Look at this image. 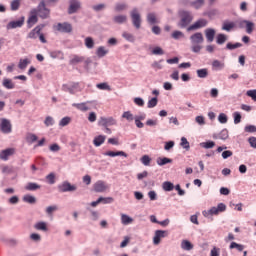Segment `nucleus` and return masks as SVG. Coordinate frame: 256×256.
I'll return each instance as SVG.
<instances>
[{"mask_svg": "<svg viewBox=\"0 0 256 256\" xmlns=\"http://www.w3.org/2000/svg\"><path fill=\"white\" fill-rule=\"evenodd\" d=\"M190 41L192 43L191 50L193 53H200L201 49H203V42L205 41V38L203 37V33L196 32L193 35L190 36Z\"/></svg>", "mask_w": 256, "mask_h": 256, "instance_id": "1", "label": "nucleus"}, {"mask_svg": "<svg viewBox=\"0 0 256 256\" xmlns=\"http://www.w3.org/2000/svg\"><path fill=\"white\" fill-rule=\"evenodd\" d=\"M180 17H181V20H180L179 26L182 28L187 27V25H189V23L193 21V14H191V12L189 11H181Z\"/></svg>", "mask_w": 256, "mask_h": 256, "instance_id": "2", "label": "nucleus"}, {"mask_svg": "<svg viewBox=\"0 0 256 256\" xmlns=\"http://www.w3.org/2000/svg\"><path fill=\"white\" fill-rule=\"evenodd\" d=\"M227 206L224 203H219L217 207H212L208 211H204V217H209V215H219V213H223L226 211Z\"/></svg>", "mask_w": 256, "mask_h": 256, "instance_id": "3", "label": "nucleus"}, {"mask_svg": "<svg viewBox=\"0 0 256 256\" xmlns=\"http://www.w3.org/2000/svg\"><path fill=\"white\" fill-rule=\"evenodd\" d=\"M130 17L135 29H141V14H139V10H137V8H134L130 12Z\"/></svg>", "mask_w": 256, "mask_h": 256, "instance_id": "4", "label": "nucleus"}, {"mask_svg": "<svg viewBox=\"0 0 256 256\" xmlns=\"http://www.w3.org/2000/svg\"><path fill=\"white\" fill-rule=\"evenodd\" d=\"M36 10L38 17H40L41 19H48L51 13V10H49L47 6H45V1H41Z\"/></svg>", "mask_w": 256, "mask_h": 256, "instance_id": "5", "label": "nucleus"}, {"mask_svg": "<svg viewBox=\"0 0 256 256\" xmlns=\"http://www.w3.org/2000/svg\"><path fill=\"white\" fill-rule=\"evenodd\" d=\"M37 8H34L30 11L29 17L27 20V27L28 29H31L33 25L37 24V21H39V18L37 17Z\"/></svg>", "mask_w": 256, "mask_h": 256, "instance_id": "6", "label": "nucleus"}, {"mask_svg": "<svg viewBox=\"0 0 256 256\" xmlns=\"http://www.w3.org/2000/svg\"><path fill=\"white\" fill-rule=\"evenodd\" d=\"M209 22L206 19H199L194 24L190 25L187 28V31H197V29H203V27H207Z\"/></svg>", "mask_w": 256, "mask_h": 256, "instance_id": "7", "label": "nucleus"}, {"mask_svg": "<svg viewBox=\"0 0 256 256\" xmlns=\"http://www.w3.org/2000/svg\"><path fill=\"white\" fill-rule=\"evenodd\" d=\"M93 189L96 193H105L109 190V186L107 182L99 180L93 185Z\"/></svg>", "mask_w": 256, "mask_h": 256, "instance_id": "8", "label": "nucleus"}, {"mask_svg": "<svg viewBox=\"0 0 256 256\" xmlns=\"http://www.w3.org/2000/svg\"><path fill=\"white\" fill-rule=\"evenodd\" d=\"M58 190L60 193H67L69 191H77V187L69 182H64L58 186Z\"/></svg>", "mask_w": 256, "mask_h": 256, "instance_id": "9", "label": "nucleus"}, {"mask_svg": "<svg viewBox=\"0 0 256 256\" xmlns=\"http://www.w3.org/2000/svg\"><path fill=\"white\" fill-rule=\"evenodd\" d=\"M117 121L113 118H105L101 117L100 120L98 121V125L102 127H111V125H116Z\"/></svg>", "mask_w": 256, "mask_h": 256, "instance_id": "10", "label": "nucleus"}, {"mask_svg": "<svg viewBox=\"0 0 256 256\" xmlns=\"http://www.w3.org/2000/svg\"><path fill=\"white\" fill-rule=\"evenodd\" d=\"M78 9H81V2L79 0H70V6L68 8L69 15L77 13Z\"/></svg>", "mask_w": 256, "mask_h": 256, "instance_id": "11", "label": "nucleus"}, {"mask_svg": "<svg viewBox=\"0 0 256 256\" xmlns=\"http://www.w3.org/2000/svg\"><path fill=\"white\" fill-rule=\"evenodd\" d=\"M57 31H60V33H71L73 31V26L67 22L58 23Z\"/></svg>", "mask_w": 256, "mask_h": 256, "instance_id": "12", "label": "nucleus"}, {"mask_svg": "<svg viewBox=\"0 0 256 256\" xmlns=\"http://www.w3.org/2000/svg\"><path fill=\"white\" fill-rule=\"evenodd\" d=\"M11 155H15V148H7L0 152V159L2 161H8Z\"/></svg>", "mask_w": 256, "mask_h": 256, "instance_id": "13", "label": "nucleus"}, {"mask_svg": "<svg viewBox=\"0 0 256 256\" xmlns=\"http://www.w3.org/2000/svg\"><path fill=\"white\" fill-rule=\"evenodd\" d=\"M164 237H167V231L156 230L153 238L154 245H159V243H161V239H163Z\"/></svg>", "mask_w": 256, "mask_h": 256, "instance_id": "14", "label": "nucleus"}, {"mask_svg": "<svg viewBox=\"0 0 256 256\" xmlns=\"http://www.w3.org/2000/svg\"><path fill=\"white\" fill-rule=\"evenodd\" d=\"M0 129L2 133H11V122L5 118H2Z\"/></svg>", "mask_w": 256, "mask_h": 256, "instance_id": "15", "label": "nucleus"}, {"mask_svg": "<svg viewBox=\"0 0 256 256\" xmlns=\"http://www.w3.org/2000/svg\"><path fill=\"white\" fill-rule=\"evenodd\" d=\"M25 23V17H22L20 20L11 21L7 24V29H17L18 27H23Z\"/></svg>", "mask_w": 256, "mask_h": 256, "instance_id": "16", "label": "nucleus"}, {"mask_svg": "<svg viewBox=\"0 0 256 256\" xmlns=\"http://www.w3.org/2000/svg\"><path fill=\"white\" fill-rule=\"evenodd\" d=\"M246 25V32L248 34L253 33V29H255V24L253 22L247 21V20H242L240 22V27H245Z\"/></svg>", "mask_w": 256, "mask_h": 256, "instance_id": "17", "label": "nucleus"}, {"mask_svg": "<svg viewBox=\"0 0 256 256\" xmlns=\"http://www.w3.org/2000/svg\"><path fill=\"white\" fill-rule=\"evenodd\" d=\"M215 33V29L213 28H207L205 30V35L208 43H213V41L215 40Z\"/></svg>", "mask_w": 256, "mask_h": 256, "instance_id": "18", "label": "nucleus"}, {"mask_svg": "<svg viewBox=\"0 0 256 256\" xmlns=\"http://www.w3.org/2000/svg\"><path fill=\"white\" fill-rule=\"evenodd\" d=\"M43 26H36L29 34L28 39H37V35H40Z\"/></svg>", "mask_w": 256, "mask_h": 256, "instance_id": "19", "label": "nucleus"}, {"mask_svg": "<svg viewBox=\"0 0 256 256\" xmlns=\"http://www.w3.org/2000/svg\"><path fill=\"white\" fill-rule=\"evenodd\" d=\"M104 155H106L107 157H127V153H125L124 151H107L104 153Z\"/></svg>", "mask_w": 256, "mask_h": 256, "instance_id": "20", "label": "nucleus"}, {"mask_svg": "<svg viewBox=\"0 0 256 256\" xmlns=\"http://www.w3.org/2000/svg\"><path fill=\"white\" fill-rule=\"evenodd\" d=\"M147 21H148L149 25H157V23H159V20L157 18V14L148 13L147 14Z\"/></svg>", "mask_w": 256, "mask_h": 256, "instance_id": "21", "label": "nucleus"}, {"mask_svg": "<svg viewBox=\"0 0 256 256\" xmlns=\"http://www.w3.org/2000/svg\"><path fill=\"white\" fill-rule=\"evenodd\" d=\"M106 139H107L106 136L99 135L94 138L93 143H94L95 147H101V145H103L105 143Z\"/></svg>", "mask_w": 256, "mask_h": 256, "instance_id": "22", "label": "nucleus"}, {"mask_svg": "<svg viewBox=\"0 0 256 256\" xmlns=\"http://www.w3.org/2000/svg\"><path fill=\"white\" fill-rule=\"evenodd\" d=\"M2 85L3 87H5V89H15V83L9 78H4L2 81Z\"/></svg>", "mask_w": 256, "mask_h": 256, "instance_id": "23", "label": "nucleus"}, {"mask_svg": "<svg viewBox=\"0 0 256 256\" xmlns=\"http://www.w3.org/2000/svg\"><path fill=\"white\" fill-rule=\"evenodd\" d=\"M232 29H235V22H229V21H224L222 25V30L223 31H231Z\"/></svg>", "mask_w": 256, "mask_h": 256, "instance_id": "24", "label": "nucleus"}, {"mask_svg": "<svg viewBox=\"0 0 256 256\" xmlns=\"http://www.w3.org/2000/svg\"><path fill=\"white\" fill-rule=\"evenodd\" d=\"M114 23L121 25L127 21V15H116L113 18Z\"/></svg>", "mask_w": 256, "mask_h": 256, "instance_id": "25", "label": "nucleus"}, {"mask_svg": "<svg viewBox=\"0 0 256 256\" xmlns=\"http://www.w3.org/2000/svg\"><path fill=\"white\" fill-rule=\"evenodd\" d=\"M205 5V0H195L190 2V7H193L194 9H201Z\"/></svg>", "mask_w": 256, "mask_h": 256, "instance_id": "26", "label": "nucleus"}, {"mask_svg": "<svg viewBox=\"0 0 256 256\" xmlns=\"http://www.w3.org/2000/svg\"><path fill=\"white\" fill-rule=\"evenodd\" d=\"M26 191H37V189H41V186L37 183L29 182L25 186Z\"/></svg>", "mask_w": 256, "mask_h": 256, "instance_id": "27", "label": "nucleus"}, {"mask_svg": "<svg viewBox=\"0 0 256 256\" xmlns=\"http://www.w3.org/2000/svg\"><path fill=\"white\" fill-rule=\"evenodd\" d=\"M197 75L200 79H205L208 77L209 75V70L207 68H203V69H198L197 70Z\"/></svg>", "mask_w": 256, "mask_h": 256, "instance_id": "28", "label": "nucleus"}, {"mask_svg": "<svg viewBox=\"0 0 256 256\" xmlns=\"http://www.w3.org/2000/svg\"><path fill=\"white\" fill-rule=\"evenodd\" d=\"M107 53H109V50L105 49V47H103V46L98 47V49L96 51V55L99 58L105 57V55H107Z\"/></svg>", "mask_w": 256, "mask_h": 256, "instance_id": "29", "label": "nucleus"}, {"mask_svg": "<svg viewBox=\"0 0 256 256\" xmlns=\"http://www.w3.org/2000/svg\"><path fill=\"white\" fill-rule=\"evenodd\" d=\"M84 43L87 49H93V47H95V40L91 37H86Z\"/></svg>", "mask_w": 256, "mask_h": 256, "instance_id": "30", "label": "nucleus"}, {"mask_svg": "<svg viewBox=\"0 0 256 256\" xmlns=\"http://www.w3.org/2000/svg\"><path fill=\"white\" fill-rule=\"evenodd\" d=\"M167 163H173V160L167 157L157 159V165H160V167H163V165H167Z\"/></svg>", "mask_w": 256, "mask_h": 256, "instance_id": "31", "label": "nucleus"}, {"mask_svg": "<svg viewBox=\"0 0 256 256\" xmlns=\"http://www.w3.org/2000/svg\"><path fill=\"white\" fill-rule=\"evenodd\" d=\"M23 201L25 203H29L30 205H33V204L37 203V199L32 195H25L23 197Z\"/></svg>", "mask_w": 256, "mask_h": 256, "instance_id": "32", "label": "nucleus"}, {"mask_svg": "<svg viewBox=\"0 0 256 256\" xmlns=\"http://www.w3.org/2000/svg\"><path fill=\"white\" fill-rule=\"evenodd\" d=\"M122 37L129 41L130 43H135V36L129 32H123Z\"/></svg>", "mask_w": 256, "mask_h": 256, "instance_id": "33", "label": "nucleus"}, {"mask_svg": "<svg viewBox=\"0 0 256 256\" xmlns=\"http://www.w3.org/2000/svg\"><path fill=\"white\" fill-rule=\"evenodd\" d=\"M181 247L184 251H191V249H193V245L188 240H183L181 242Z\"/></svg>", "mask_w": 256, "mask_h": 256, "instance_id": "34", "label": "nucleus"}, {"mask_svg": "<svg viewBox=\"0 0 256 256\" xmlns=\"http://www.w3.org/2000/svg\"><path fill=\"white\" fill-rule=\"evenodd\" d=\"M121 221L123 225H130V223H133V218L127 216V214H122Z\"/></svg>", "mask_w": 256, "mask_h": 256, "instance_id": "35", "label": "nucleus"}, {"mask_svg": "<svg viewBox=\"0 0 256 256\" xmlns=\"http://www.w3.org/2000/svg\"><path fill=\"white\" fill-rule=\"evenodd\" d=\"M34 229H37V231H47V223L38 222L34 225Z\"/></svg>", "mask_w": 256, "mask_h": 256, "instance_id": "36", "label": "nucleus"}, {"mask_svg": "<svg viewBox=\"0 0 256 256\" xmlns=\"http://www.w3.org/2000/svg\"><path fill=\"white\" fill-rule=\"evenodd\" d=\"M11 11H18L21 7V0H13L10 4Z\"/></svg>", "mask_w": 256, "mask_h": 256, "instance_id": "37", "label": "nucleus"}, {"mask_svg": "<svg viewBox=\"0 0 256 256\" xmlns=\"http://www.w3.org/2000/svg\"><path fill=\"white\" fill-rule=\"evenodd\" d=\"M239 47H243V44L237 42L235 44L229 42L226 45V49H228L229 51H233V49H239Z\"/></svg>", "mask_w": 256, "mask_h": 256, "instance_id": "38", "label": "nucleus"}, {"mask_svg": "<svg viewBox=\"0 0 256 256\" xmlns=\"http://www.w3.org/2000/svg\"><path fill=\"white\" fill-rule=\"evenodd\" d=\"M227 41V35L225 34H218L216 38V43L218 45H223Z\"/></svg>", "mask_w": 256, "mask_h": 256, "instance_id": "39", "label": "nucleus"}, {"mask_svg": "<svg viewBox=\"0 0 256 256\" xmlns=\"http://www.w3.org/2000/svg\"><path fill=\"white\" fill-rule=\"evenodd\" d=\"M29 63H31V61L29 59H20L18 67L19 69H27V65H29Z\"/></svg>", "mask_w": 256, "mask_h": 256, "instance_id": "40", "label": "nucleus"}, {"mask_svg": "<svg viewBox=\"0 0 256 256\" xmlns=\"http://www.w3.org/2000/svg\"><path fill=\"white\" fill-rule=\"evenodd\" d=\"M73 107H76V109H79V111H89V106H87V103L73 104Z\"/></svg>", "mask_w": 256, "mask_h": 256, "instance_id": "41", "label": "nucleus"}, {"mask_svg": "<svg viewBox=\"0 0 256 256\" xmlns=\"http://www.w3.org/2000/svg\"><path fill=\"white\" fill-rule=\"evenodd\" d=\"M38 137L37 135L33 134V133H29L26 136V141L27 143H35V141H37Z\"/></svg>", "mask_w": 256, "mask_h": 256, "instance_id": "42", "label": "nucleus"}, {"mask_svg": "<svg viewBox=\"0 0 256 256\" xmlns=\"http://www.w3.org/2000/svg\"><path fill=\"white\" fill-rule=\"evenodd\" d=\"M180 145H181V147H183V149H186V151H189V149L191 148V146L189 145V141H187V138H185V137L181 138Z\"/></svg>", "mask_w": 256, "mask_h": 256, "instance_id": "43", "label": "nucleus"}, {"mask_svg": "<svg viewBox=\"0 0 256 256\" xmlns=\"http://www.w3.org/2000/svg\"><path fill=\"white\" fill-rule=\"evenodd\" d=\"M98 89H100L101 91H111V86H109V84L107 83H100V84H97L96 86Z\"/></svg>", "mask_w": 256, "mask_h": 256, "instance_id": "44", "label": "nucleus"}, {"mask_svg": "<svg viewBox=\"0 0 256 256\" xmlns=\"http://www.w3.org/2000/svg\"><path fill=\"white\" fill-rule=\"evenodd\" d=\"M71 123V117H64L61 119V121L59 122L60 127H67V125H69Z\"/></svg>", "mask_w": 256, "mask_h": 256, "instance_id": "45", "label": "nucleus"}, {"mask_svg": "<svg viewBox=\"0 0 256 256\" xmlns=\"http://www.w3.org/2000/svg\"><path fill=\"white\" fill-rule=\"evenodd\" d=\"M230 249H237V251H243V249H245V246L242 244H237V242H232L230 244Z\"/></svg>", "mask_w": 256, "mask_h": 256, "instance_id": "46", "label": "nucleus"}, {"mask_svg": "<svg viewBox=\"0 0 256 256\" xmlns=\"http://www.w3.org/2000/svg\"><path fill=\"white\" fill-rule=\"evenodd\" d=\"M212 67H213L214 69H223V67H225V63H222V62L219 61V60H214V61L212 62Z\"/></svg>", "mask_w": 256, "mask_h": 256, "instance_id": "47", "label": "nucleus"}, {"mask_svg": "<svg viewBox=\"0 0 256 256\" xmlns=\"http://www.w3.org/2000/svg\"><path fill=\"white\" fill-rule=\"evenodd\" d=\"M200 145H201L204 149H213V147H215V143H214L213 141L202 142V143H200Z\"/></svg>", "mask_w": 256, "mask_h": 256, "instance_id": "48", "label": "nucleus"}, {"mask_svg": "<svg viewBox=\"0 0 256 256\" xmlns=\"http://www.w3.org/2000/svg\"><path fill=\"white\" fill-rule=\"evenodd\" d=\"M2 173L4 175H11L13 173V167L7 165L2 166Z\"/></svg>", "mask_w": 256, "mask_h": 256, "instance_id": "49", "label": "nucleus"}, {"mask_svg": "<svg viewBox=\"0 0 256 256\" xmlns=\"http://www.w3.org/2000/svg\"><path fill=\"white\" fill-rule=\"evenodd\" d=\"M85 61V58L82 56H74L73 59L70 61L72 65H75L77 63H83Z\"/></svg>", "mask_w": 256, "mask_h": 256, "instance_id": "50", "label": "nucleus"}, {"mask_svg": "<svg viewBox=\"0 0 256 256\" xmlns=\"http://www.w3.org/2000/svg\"><path fill=\"white\" fill-rule=\"evenodd\" d=\"M115 11H117V12H120V11H125V9H127V4H125V3H117L116 5H115Z\"/></svg>", "mask_w": 256, "mask_h": 256, "instance_id": "51", "label": "nucleus"}, {"mask_svg": "<svg viewBox=\"0 0 256 256\" xmlns=\"http://www.w3.org/2000/svg\"><path fill=\"white\" fill-rule=\"evenodd\" d=\"M157 97L152 98L151 100L148 101V109H153V107H157L158 103Z\"/></svg>", "mask_w": 256, "mask_h": 256, "instance_id": "52", "label": "nucleus"}, {"mask_svg": "<svg viewBox=\"0 0 256 256\" xmlns=\"http://www.w3.org/2000/svg\"><path fill=\"white\" fill-rule=\"evenodd\" d=\"M141 163L147 167L151 165V158L148 155H144L141 158Z\"/></svg>", "mask_w": 256, "mask_h": 256, "instance_id": "53", "label": "nucleus"}, {"mask_svg": "<svg viewBox=\"0 0 256 256\" xmlns=\"http://www.w3.org/2000/svg\"><path fill=\"white\" fill-rule=\"evenodd\" d=\"M163 189H164V191H173V189H174L173 183L164 182L163 183Z\"/></svg>", "mask_w": 256, "mask_h": 256, "instance_id": "54", "label": "nucleus"}, {"mask_svg": "<svg viewBox=\"0 0 256 256\" xmlns=\"http://www.w3.org/2000/svg\"><path fill=\"white\" fill-rule=\"evenodd\" d=\"M219 138L222 139L223 141H225V139H228L229 131H227V129L222 130L219 134Z\"/></svg>", "mask_w": 256, "mask_h": 256, "instance_id": "55", "label": "nucleus"}, {"mask_svg": "<svg viewBox=\"0 0 256 256\" xmlns=\"http://www.w3.org/2000/svg\"><path fill=\"white\" fill-rule=\"evenodd\" d=\"M123 119H127V121H133V114L130 111H126L122 115Z\"/></svg>", "mask_w": 256, "mask_h": 256, "instance_id": "56", "label": "nucleus"}, {"mask_svg": "<svg viewBox=\"0 0 256 256\" xmlns=\"http://www.w3.org/2000/svg\"><path fill=\"white\" fill-rule=\"evenodd\" d=\"M152 53L153 55H165V51H163L161 47H155Z\"/></svg>", "mask_w": 256, "mask_h": 256, "instance_id": "57", "label": "nucleus"}, {"mask_svg": "<svg viewBox=\"0 0 256 256\" xmlns=\"http://www.w3.org/2000/svg\"><path fill=\"white\" fill-rule=\"evenodd\" d=\"M46 179L50 185L55 184V174L50 173L49 175L46 176Z\"/></svg>", "mask_w": 256, "mask_h": 256, "instance_id": "58", "label": "nucleus"}, {"mask_svg": "<svg viewBox=\"0 0 256 256\" xmlns=\"http://www.w3.org/2000/svg\"><path fill=\"white\" fill-rule=\"evenodd\" d=\"M53 123H55V121L53 120V117L48 116L46 117L44 124L46 125V127H51V125H53Z\"/></svg>", "mask_w": 256, "mask_h": 256, "instance_id": "59", "label": "nucleus"}, {"mask_svg": "<svg viewBox=\"0 0 256 256\" xmlns=\"http://www.w3.org/2000/svg\"><path fill=\"white\" fill-rule=\"evenodd\" d=\"M234 123L235 125H238V123H241V113L234 112Z\"/></svg>", "mask_w": 256, "mask_h": 256, "instance_id": "60", "label": "nucleus"}, {"mask_svg": "<svg viewBox=\"0 0 256 256\" xmlns=\"http://www.w3.org/2000/svg\"><path fill=\"white\" fill-rule=\"evenodd\" d=\"M105 4H97L92 6L93 11L99 12V11H103V9H105Z\"/></svg>", "mask_w": 256, "mask_h": 256, "instance_id": "61", "label": "nucleus"}, {"mask_svg": "<svg viewBox=\"0 0 256 256\" xmlns=\"http://www.w3.org/2000/svg\"><path fill=\"white\" fill-rule=\"evenodd\" d=\"M246 95H247L248 97H251V99H252L253 101H256V90H248V91L246 92Z\"/></svg>", "mask_w": 256, "mask_h": 256, "instance_id": "62", "label": "nucleus"}, {"mask_svg": "<svg viewBox=\"0 0 256 256\" xmlns=\"http://www.w3.org/2000/svg\"><path fill=\"white\" fill-rule=\"evenodd\" d=\"M218 121L220 123H227L228 119H227V115L225 113H221L219 116H218Z\"/></svg>", "mask_w": 256, "mask_h": 256, "instance_id": "63", "label": "nucleus"}, {"mask_svg": "<svg viewBox=\"0 0 256 256\" xmlns=\"http://www.w3.org/2000/svg\"><path fill=\"white\" fill-rule=\"evenodd\" d=\"M219 251L220 249L217 247H214L211 252H210V256H219Z\"/></svg>", "mask_w": 256, "mask_h": 256, "instance_id": "64", "label": "nucleus"}]
</instances>
